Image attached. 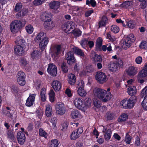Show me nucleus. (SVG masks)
I'll use <instances>...</instances> for the list:
<instances>
[{
    "instance_id": "obj_1",
    "label": "nucleus",
    "mask_w": 147,
    "mask_h": 147,
    "mask_svg": "<svg viewBox=\"0 0 147 147\" xmlns=\"http://www.w3.org/2000/svg\"><path fill=\"white\" fill-rule=\"evenodd\" d=\"M22 23L20 20H16L10 24V29L13 33L17 32L22 27Z\"/></svg>"
},
{
    "instance_id": "obj_2",
    "label": "nucleus",
    "mask_w": 147,
    "mask_h": 147,
    "mask_svg": "<svg viewBox=\"0 0 147 147\" xmlns=\"http://www.w3.org/2000/svg\"><path fill=\"white\" fill-rule=\"evenodd\" d=\"M123 62L120 59H119L117 62L110 63L108 65L109 69L113 71H116L118 70L119 67L123 66Z\"/></svg>"
},
{
    "instance_id": "obj_3",
    "label": "nucleus",
    "mask_w": 147,
    "mask_h": 147,
    "mask_svg": "<svg viewBox=\"0 0 147 147\" xmlns=\"http://www.w3.org/2000/svg\"><path fill=\"white\" fill-rule=\"evenodd\" d=\"M133 34H130L129 36L125 39H122L120 42L121 46H130L132 42H134L135 40Z\"/></svg>"
},
{
    "instance_id": "obj_4",
    "label": "nucleus",
    "mask_w": 147,
    "mask_h": 147,
    "mask_svg": "<svg viewBox=\"0 0 147 147\" xmlns=\"http://www.w3.org/2000/svg\"><path fill=\"white\" fill-rule=\"evenodd\" d=\"M75 23L71 21H69L62 26V28L65 32L69 34L70 31L75 28Z\"/></svg>"
},
{
    "instance_id": "obj_5",
    "label": "nucleus",
    "mask_w": 147,
    "mask_h": 147,
    "mask_svg": "<svg viewBox=\"0 0 147 147\" xmlns=\"http://www.w3.org/2000/svg\"><path fill=\"white\" fill-rule=\"evenodd\" d=\"M95 77L96 79L100 84H103L108 80V78L105 73L101 72H97Z\"/></svg>"
},
{
    "instance_id": "obj_6",
    "label": "nucleus",
    "mask_w": 147,
    "mask_h": 147,
    "mask_svg": "<svg viewBox=\"0 0 147 147\" xmlns=\"http://www.w3.org/2000/svg\"><path fill=\"white\" fill-rule=\"evenodd\" d=\"M12 107H7L3 109L2 113L3 115L8 118L12 119L14 111L12 109Z\"/></svg>"
},
{
    "instance_id": "obj_7",
    "label": "nucleus",
    "mask_w": 147,
    "mask_h": 147,
    "mask_svg": "<svg viewBox=\"0 0 147 147\" xmlns=\"http://www.w3.org/2000/svg\"><path fill=\"white\" fill-rule=\"evenodd\" d=\"M56 110L57 114L60 115L64 114L66 109L64 104L60 103L57 104L56 106Z\"/></svg>"
},
{
    "instance_id": "obj_8",
    "label": "nucleus",
    "mask_w": 147,
    "mask_h": 147,
    "mask_svg": "<svg viewBox=\"0 0 147 147\" xmlns=\"http://www.w3.org/2000/svg\"><path fill=\"white\" fill-rule=\"evenodd\" d=\"M106 90L100 88H95L93 90V93L100 100L103 95L106 93Z\"/></svg>"
},
{
    "instance_id": "obj_9",
    "label": "nucleus",
    "mask_w": 147,
    "mask_h": 147,
    "mask_svg": "<svg viewBox=\"0 0 147 147\" xmlns=\"http://www.w3.org/2000/svg\"><path fill=\"white\" fill-rule=\"evenodd\" d=\"M106 90L100 88H95L93 90V93L100 100L103 95L106 93Z\"/></svg>"
},
{
    "instance_id": "obj_10",
    "label": "nucleus",
    "mask_w": 147,
    "mask_h": 147,
    "mask_svg": "<svg viewBox=\"0 0 147 147\" xmlns=\"http://www.w3.org/2000/svg\"><path fill=\"white\" fill-rule=\"evenodd\" d=\"M52 14L51 13L45 11L41 14L40 18L42 21L45 22L52 19Z\"/></svg>"
},
{
    "instance_id": "obj_11",
    "label": "nucleus",
    "mask_w": 147,
    "mask_h": 147,
    "mask_svg": "<svg viewBox=\"0 0 147 147\" xmlns=\"http://www.w3.org/2000/svg\"><path fill=\"white\" fill-rule=\"evenodd\" d=\"M57 71V67L54 64L50 63L49 65L47 71L49 74L53 76H56Z\"/></svg>"
},
{
    "instance_id": "obj_12",
    "label": "nucleus",
    "mask_w": 147,
    "mask_h": 147,
    "mask_svg": "<svg viewBox=\"0 0 147 147\" xmlns=\"http://www.w3.org/2000/svg\"><path fill=\"white\" fill-rule=\"evenodd\" d=\"M65 57L67 60V63L69 65L72 64L75 61L74 56V53L72 52H69L65 55Z\"/></svg>"
},
{
    "instance_id": "obj_13",
    "label": "nucleus",
    "mask_w": 147,
    "mask_h": 147,
    "mask_svg": "<svg viewBox=\"0 0 147 147\" xmlns=\"http://www.w3.org/2000/svg\"><path fill=\"white\" fill-rule=\"evenodd\" d=\"M90 57L92 60L95 62H102V60L101 56L96 54L94 51H91Z\"/></svg>"
},
{
    "instance_id": "obj_14",
    "label": "nucleus",
    "mask_w": 147,
    "mask_h": 147,
    "mask_svg": "<svg viewBox=\"0 0 147 147\" xmlns=\"http://www.w3.org/2000/svg\"><path fill=\"white\" fill-rule=\"evenodd\" d=\"M17 138L18 143L20 144H23L25 141L26 137L24 134L20 131L17 133Z\"/></svg>"
},
{
    "instance_id": "obj_15",
    "label": "nucleus",
    "mask_w": 147,
    "mask_h": 147,
    "mask_svg": "<svg viewBox=\"0 0 147 147\" xmlns=\"http://www.w3.org/2000/svg\"><path fill=\"white\" fill-rule=\"evenodd\" d=\"M36 94H30L26 101V106L30 107L33 105L35 100Z\"/></svg>"
},
{
    "instance_id": "obj_16",
    "label": "nucleus",
    "mask_w": 147,
    "mask_h": 147,
    "mask_svg": "<svg viewBox=\"0 0 147 147\" xmlns=\"http://www.w3.org/2000/svg\"><path fill=\"white\" fill-rule=\"evenodd\" d=\"M74 104L77 107L82 109L84 108V105L83 102L79 98H76L74 100Z\"/></svg>"
},
{
    "instance_id": "obj_17",
    "label": "nucleus",
    "mask_w": 147,
    "mask_h": 147,
    "mask_svg": "<svg viewBox=\"0 0 147 147\" xmlns=\"http://www.w3.org/2000/svg\"><path fill=\"white\" fill-rule=\"evenodd\" d=\"M52 20V19H51V20L48 21L44 22V26L45 29L51 30L55 27V22Z\"/></svg>"
},
{
    "instance_id": "obj_18",
    "label": "nucleus",
    "mask_w": 147,
    "mask_h": 147,
    "mask_svg": "<svg viewBox=\"0 0 147 147\" xmlns=\"http://www.w3.org/2000/svg\"><path fill=\"white\" fill-rule=\"evenodd\" d=\"M109 20L107 17L105 16H103L98 22L99 28L105 26L108 24Z\"/></svg>"
},
{
    "instance_id": "obj_19",
    "label": "nucleus",
    "mask_w": 147,
    "mask_h": 147,
    "mask_svg": "<svg viewBox=\"0 0 147 147\" xmlns=\"http://www.w3.org/2000/svg\"><path fill=\"white\" fill-rule=\"evenodd\" d=\"M15 42L16 44V46H24L26 45V43L25 40L21 36L17 37Z\"/></svg>"
},
{
    "instance_id": "obj_20",
    "label": "nucleus",
    "mask_w": 147,
    "mask_h": 147,
    "mask_svg": "<svg viewBox=\"0 0 147 147\" xmlns=\"http://www.w3.org/2000/svg\"><path fill=\"white\" fill-rule=\"evenodd\" d=\"M52 86L55 91H58L60 90L61 87V82L59 81L55 80L52 82Z\"/></svg>"
},
{
    "instance_id": "obj_21",
    "label": "nucleus",
    "mask_w": 147,
    "mask_h": 147,
    "mask_svg": "<svg viewBox=\"0 0 147 147\" xmlns=\"http://www.w3.org/2000/svg\"><path fill=\"white\" fill-rule=\"evenodd\" d=\"M137 68L134 66L129 67L127 70V74L129 76H133L137 73Z\"/></svg>"
},
{
    "instance_id": "obj_22",
    "label": "nucleus",
    "mask_w": 147,
    "mask_h": 147,
    "mask_svg": "<svg viewBox=\"0 0 147 147\" xmlns=\"http://www.w3.org/2000/svg\"><path fill=\"white\" fill-rule=\"evenodd\" d=\"M112 97V95L110 92H107L106 91V93L103 95L101 101L103 102H107L109 101Z\"/></svg>"
},
{
    "instance_id": "obj_23",
    "label": "nucleus",
    "mask_w": 147,
    "mask_h": 147,
    "mask_svg": "<svg viewBox=\"0 0 147 147\" xmlns=\"http://www.w3.org/2000/svg\"><path fill=\"white\" fill-rule=\"evenodd\" d=\"M60 2L57 1H51L49 3V6L51 9L57 10L59 8L60 6Z\"/></svg>"
},
{
    "instance_id": "obj_24",
    "label": "nucleus",
    "mask_w": 147,
    "mask_h": 147,
    "mask_svg": "<svg viewBox=\"0 0 147 147\" xmlns=\"http://www.w3.org/2000/svg\"><path fill=\"white\" fill-rule=\"evenodd\" d=\"M45 114L48 117L51 116L53 114V110L51 106L48 104L46 106Z\"/></svg>"
},
{
    "instance_id": "obj_25",
    "label": "nucleus",
    "mask_w": 147,
    "mask_h": 147,
    "mask_svg": "<svg viewBox=\"0 0 147 147\" xmlns=\"http://www.w3.org/2000/svg\"><path fill=\"white\" fill-rule=\"evenodd\" d=\"M72 50L73 52L81 57H85V55L84 53L81 49L76 47H74L73 48Z\"/></svg>"
},
{
    "instance_id": "obj_26",
    "label": "nucleus",
    "mask_w": 147,
    "mask_h": 147,
    "mask_svg": "<svg viewBox=\"0 0 147 147\" xmlns=\"http://www.w3.org/2000/svg\"><path fill=\"white\" fill-rule=\"evenodd\" d=\"M68 83L71 85H74L76 82V77L73 74H70L68 75Z\"/></svg>"
},
{
    "instance_id": "obj_27",
    "label": "nucleus",
    "mask_w": 147,
    "mask_h": 147,
    "mask_svg": "<svg viewBox=\"0 0 147 147\" xmlns=\"http://www.w3.org/2000/svg\"><path fill=\"white\" fill-rule=\"evenodd\" d=\"M126 21L127 23L126 25L129 28L132 29L136 26V22L134 20H130L127 19Z\"/></svg>"
},
{
    "instance_id": "obj_28",
    "label": "nucleus",
    "mask_w": 147,
    "mask_h": 147,
    "mask_svg": "<svg viewBox=\"0 0 147 147\" xmlns=\"http://www.w3.org/2000/svg\"><path fill=\"white\" fill-rule=\"evenodd\" d=\"M14 50L15 53L19 56L22 55L24 53L23 47H15Z\"/></svg>"
},
{
    "instance_id": "obj_29",
    "label": "nucleus",
    "mask_w": 147,
    "mask_h": 147,
    "mask_svg": "<svg viewBox=\"0 0 147 147\" xmlns=\"http://www.w3.org/2000/svg\"><path fill=\"white\" fill-rule=\"evenodd\" d=\"M59 144L57 140H53L49 142L48 147H57Z\"/></svg>"
},
{
    "instance_id": "obj_30",
    "label": "nucleus",
    "mask_w": 147,
    "mask_h": 147,
    "mask_svg": "<svg viewBox=\"0 0 147 147\" xmlns=\"http://www.w3.org/2000/svg\"><path fill=\"white\" fill-rule=\"evenodd\" d=\"M71 116L72 118L76 119L80 117V114L78 110H75L71 111Z\"/></svg>"
},
{
    "instance_id": "obj_31",
    "label": "nucleus",
    "mask_w": 147,
    "mask_h": 147,
    "mask_svg": "<svg viewBox=\"0 0 147 147\" xmlns=\"http://www.w3.org/2000/svg\"><path fill=\"white\" fill-rule=\"evenodd\" d=\"M40 55V52L38 49L34 50L31 53V58L33 59L38 58Z\"/></svg>"
},
{
    "instance_id": "obj_32",
    "label": "nucleus",
    "mask_w": 147,
    "mask_h": 147,
    "mask_svg": "<svg viewBox=\"0 0 147 147\" xmlns=\"http://www.w3.org/2000/svg\"><path fill=\"white\" fill-rule=\"evenodd\" d=\"M127 92L130 95L133 96L134 95L136 92V87L134 86L129 87L128 88Z\"/></svg>"
},
{
    "instance_id": "obj_33",
    "label": "nucleus",
    "mask_w": 147,
    "mask_h": 147,
    "mask_svg": "<svg viewBox=\"0 0 147 147\" xmlns=\"http://www.w3.org/2000/svg\"><path fill=\"white\" fill-rule=\"evenodd\" d=\"M7 138L11 140H13L15 138V136L13 132L11 130H8L7 132Z\"/></svg>"
},
{
    "instance_id": "obj_34",
    "label": "nucleus",
    "mask_w": 147,
    "mask_h": 147,
    "mask_svg": "<svg viewBox=\"0 0 147 147\" xmlns=\"http://www.w3.org/2000/svg\"><path fill=\"white\" fill-rule=\"evenodd\" d=\"M135 102L132 98H130L129 99H127V105L128 109H130L134 106Z\"/></svg>"
},
{
    "instance_id": "obj_35",
    "label": "nucleus",
    "mask_w": 147,
    "mask_h": 147,
    "mask_svg": "<svg viewBox=\"0 0 147 147\" xmlns=\"http://www.w3.org/2000/svg\"><path fill=\"white\" fill-rule=\"evenodd\" d=\"M78 94L80 96L84 97L86 96L87 92L84 88H79L77 90Z\"/></svg>"
},
{
    "instance_id": "obj_36",
    "label": "nucleus",
    "mask_w": 147,
    "mask_h": 147,
    "mask_svg": "<svg viewBox=\"0 0 147 147\" xmlns=\"http://www.w3.org/2000/svg\"><path fill=\"white\" fill-rule=\"evenodd\" d=\"M45 94L46 89L45 88H42L40 91V95L41 100L43 102H44L46 100Z\"/></svg>"
},
{
    "instance_id": "obj_37",
    "label": "nucleus",
    "mask_w": 147,
    "mask_h": 147,
    "mask_svg": "<svg viewBox=\"0 0 147 147\" xmlns=\"http://www.w3.org/2000/svg\"><path fill=\"white\" fill-rule=\"evenodd\" d=\"M71 32L73 33L75 37H78L81 35L82 31L79 29H74Z\"/></svg>"
},
{
    "instance_id": "obj_38",
    "label": "nucleus",
    "mask_w": 147,
    "mask_h": 147,
    "mask_svg": "<svg viewBox=\"0 0 147 147\" xmlns=\"http://www.w3.org/2000/svg\"><path fill=\"white\" fill-rule=\"evenodd\" d=\"M132 4V2L131 1H126L120 5L121 7L122 8H127L130 6H131Z\"/></svg>"
},
{
    "instance_id": "obj_39",
    "label": "nucleus",
    "mask_w": 147,
    "mask_h": 147,
    "mask_svg": "<svg viewBox=\"0 0 147 147\" xmlns=\"http://www.w3.org/2000/svg\"><path fill=\"white\" fill-rule=\"evenodd\" d=\"M107 38L109 39L111 41L110 43H109V44H108V46H111V45H112L113 46L115 45V46H116V45L113 42L115 40V39L112 38L110 34L109 33H107Z\"/></svg>"
},
{
    "instance_id": "obj_40",
    "label": "nucleus",
    "mask_w": 147,
    "mask_h": 147,
    "mask_svg": "<svg viewBox=\"0 0 147 147\" xmlns=\"http://www.w3.org/2000/svg\"><path fill=\"white\" fill-rule=\"evenodd\" d=\"M49 39L45 37L43 38L39 43V46H46L48 42Z\"/></svg>"
},
{
    "instance_id": "obj_41",
    "label": "nucleus",
    "mask_w": 147,
    "mask_h": 147,
    "mask_svg": "<svg viewBox=\"0 0 147 147\" xmlns=\"http://www.w3.org/2000/svg\"><path fill=\"white\" fill-rule=\"evenodd\" d=\"M128 118L127 115L125 113L122 114L119 118L118 121L119 122H122L126 121Z\"/></svg>"
},
{
    "instance_id": "obj_42",
    "label": "nucleus",
    "mask_w": 147,
    "mask_h": 147,
    "mask_svg": "<svg viewBox=\"0 0 147 147\" xmlns=\"http://www.w3.org/2000/svg\"><path fill=\"white\" fill-rule=\"evenodd\" d=\"M25 29L27 32L30 34H32L33 32L34 29L33 26L30 24L26 26Z\"/></svg>"
},
{
    "instance_id": "obj_43",
    "label": "nucleus",
    "mask_w": 147,
    "mask_h": 147,
    "mask_svg": "<svg viewBox=\"0 0 147 147\" xmlns=\"http://www.w3.org/2000/svg\"><path fill=\"white\" fill-rule=\"evenodd\" d=\"M91 99L89 98H86L84 100V108L85 107H90L91 104Z\"/></svg>"
},
{
    "instance_id": "obj_44",
    "label": "nucleus",
    "mask_w": 147,
    "mask_h": 147,
    "mask_svg": "<svg viewBox=\"0 0 147 147\" xmlns=\"http://www.w3.org/2000/svg\"><path fill=\"white\" fill-rule=\"evenodd\" d=\"M49 100L51 102H53L55 100V94L53 90H50L49 93Z\"/></svg>"
},
{
    "instance_id": "obj_45",
    "label": "nucleus",
    "mask_w": 147,
    "mask_h": 147,
    "mask_svg": "<svg viewBox=\"0 0 147 147\" xmlns=\"http://www.w3.org/2000/svg\"><path fill=\"white\" fill-rule=\"evenodd\" d=\"M102 39L101 37L98 38L96 41L95 46H107L108 44L102 45Z\"/></svg>"
},
{
    "instance_id": "obj_46",
    "label": "nucleus",
    "mask_w": 147,
    "mask_h": 147,
    "mask_svg": "<svg viewBox=\"0 0 147 147\" xmlns=\"http://www.w3.org/2000/svg\"><path fill=\"white\" fill-rule=\"evenodd\" d=\"M111 29L112 32L115 34L118 33L119 30V27L114 25L111 26Z\"/></svg>"
},
{
    "instance_id": "obj_47",
    "label": "nucleus",
    "mask_w": 147,
    "mask_h": 147,
    "mask_svg": "<svg viewBox=\"0 0 147 147\" xmlns=\"http://www.w3.org/2000/svg\"><path fill=\"white\" fill-rule=\"evenodd\" d=\"M120 106L122 108L128 109L127 99L123 100L121 102Z\"/></svg>"
},
{
    "instance_id": "obj_48",
    "label": "nucleus",
    "mask_w": 147,
    "mask_h": 147,
    "mask_svg": "<svg viewBox=\"0 0 147 147\" xmlns=\"http://www.w3.org/2000/svg\"><path fill=\"white\" fill-rule=\"evenodd\" d=\"M111 131L110 129H108L107 133L104 135V137L106 140H109L111 138Z\"/></svg>"
},
{
    "instance_id": "obj_49",
    "label": "nucleus",
    "mask_w": 147,
    "mask_h": 147,
    "mask_svg": "<svg viewBox=\"0 0 147 147\" xmlns=\"http://www.w3.org/2000/svg\"><path fill=\"white\" fill-rule=\"evenodd\" d=\"M139 75L141 77H144L147 76V69L145 68L139 73Z\"/></svg>"
},
{
    "instance_id": "obj_50",
    "label": "nucleus",
    "mask_w": 147,
    "mask_h": 147,
    "mask_svg": "<svg viewBox=\"0 0 147 147\" xmlns=\"http://www.w3.org/2000/svg\"><path fill=\"white\" fill-rule=\"evenodd\" d=\"M51 49L57 55H58L61 52V47H53V48H51Z\"/></svg>"
},
{
    "instance_id": "obj_51",
    "label": "nucleus",
    "mask_w": 147,
    "mask_h": 147,
    "mask_svg": "<svg viewBox=\"0 0 147 147\" xmlns=\"http://www.w3.org/2000/svg\"><path fill=\"white\" fill-rule=\"evenodd\" d=\"M20 65L22 67L26 66L28 63L26 59L24 58H21L20 60Z\"/></svg>"
},
{
    "instance_id": "obj_52",
    "label": "nucleus",
    "mask_w": 147,
    "mask_h": 147,
    "mask_svg": "<svg viewBox=\"0 0 147 147\" xmlns=\"http://www.w3.org/2000/svg\"><path fill=\"white\" fill-rule=\"evenodd\" d=\"M46 35V34L43 32H40L39 33L36 37V39L37 40L39 41V40H41L42 39H43L45 37V35Z\"/></svg>"
},
{
    "instance_id": "obj_53",
    "label": "nucleus",
    "mask_w": 147,
    "mask_h": 147,
    "mask_svg": "<svg viewBox=\"0 0 147 147\" xmlns=\"http://www.w3.org/2000/svg\"><path fill=\"white\" fill-rule=\"evenodd\" d=\"M22 7V4L20 3H17L15 5V8H14V10L16 12H18L20 11Z\"/></svg>"
},
{
    "instance_id": "obj_54",
    "label": "nucleus",
    "mask_w": 147,
    "mask_h": 147,
    "mask_svg": "<svg viewBox=\"0 0 147 147\" xmlns=\"http://www.w3.org/2000/svg\"><path fill=\"white\" fill-rule=\"evenodd\" d=\"M16 77L17 79H25L26 75L23 71H20L18 72Z\"/></svg>"
},
{
    "instance_id": "obj_55",
    "label": "nucleus",
    "mask_w": 147,
    "mask_h": 147,
    "mask_svg": "<svg viewBox=\"0 0 147 147\" xmlns=\"http://www.w3.org/2000/svg\"><path fill=\"white\" fill-rule=\"evenodd\" d=\"M45 0H34L33 4L35 6H38L42 4L45 2Z\"/></svg>"
},
{
    "instance_id": "obj_56",
    "label": "nucleus",
    "mask_w": 147,
    "mask_h": 147,
    "mask_svg": "<svg viewBox=\"0 0 147 147\" xmlns=\"http://www.w3.org/2000/svg\"><path fill=\"white\" fill-rule=\"evenodd\" d=\"M89 38H84L80 41V45L82 46L86 45H88V42L89 40Z\"/></svg>"
},
{
    "instance_id": "obj_57",
    "label": "nucleus",
    "mask_w": 147,
    "mask_h": 147,
    "mask_svg": "<svg viewBox=\"0 0 147 147\" xmlns=\"http://www.w3.org/2000/svg\"><path fill=\"white\" fill-rule=\"evenodd\" d=\"M79 137V135L75 132V131H73L70 135V138L71 140H75Z\"/></svg>"
},
{
    "instance_id": "obj_58",
    "label": "nucleus",
    "mask_w": 147,
    "mask_h": 147,
    "mask_svg": "<svg viewBox=\"0 0 147 147\" xmlns=\"http://www.w3.org/2000/svg\"><path fill=\"white\" fill-rule=\"evenodd\" d=\"M77 88L78 89L81 88H84V81L82 80H80L77 82Z\"/></svg>"
},
{
    "instance_id": "obj_59",
    "label": "nucleus",
    "mask_w": 147,
    "mask_h": 147,
    "mask_svg": "<svg viewBox=\"0 0 147 147\" xmlns=\"http://www.w3.org/2000/svg\"><path fill=\"white\" fill-rule=\"evenodd\" d=\"M93 101L94 106L97 108H98L101 106L100 102L98 99L94 98Z\"/></svg>"
},
{
    "instance_id": "obj_60",
    "label": "nucleus",
    "mask_w": 147,
    "mask_h": 147,
    "mask_svg": "<svg viewBox=\"0 0 147 147\" xmlns=\"http://www.w3.org/2000/svg\"><path fill=\"white\" fill-rule=\"evenodd\" d=\"M39 134L40 136L46 138L47 136V133L42 129L40 128L39 130Z\"/></svg>"
},
{
    "instance_id": "obj_61",
    "label": "nucleus",
    "mask_w": 147,
    "mask_h": 147,
    "mask_svg": "<svg viewBox=\"0 0 147 147\" xmlns=\"http://www.w3.org/2000/svg\"><path fill=\"white\" fill-rule=\"evenodd\" d=\"M129 133L128 132L126 134L125 139V141L128 144H129L130 143V141L131 139V136L129 134Z\"/></svg>"
},
{
    "instance_id": "obj_62",
    "label": "nucleus",
    "mask_w": 147,
    "mask_h": 147,
    "mask_svg": "<svg viewBox=\"0 0 147 147\" xmlns=\"http://www.w3.org/2000/svg\"><path fill=\"white\" fill-rule=\"evenodd\" d=\"M107 118V120H111L114 117V115L113 113L108 112L106 114Z\"/></svg>"
},
{
    "instance_id": "obj_63",
    "label": "nucleus",
    "mask_w": 147,
    "mask_h": 147,
    "mask_svg": "<svg viewBox=\"0 0 147 147\" xmlns=\"http://www.w3.org/2000/svg\"><path fill=\"white\" fill-rule=\"evenodd\" d=\"M17 82L18 83L20 86H23L26 83L25 79H17Z\"/></svg>"
},
{
    "instance_id": "obj_64",
    "label": "nucleus",
    "mask_w": 147,
    "mask_h": 147,
    "mask_svg": "<svg viewBox=\"0 0 147 147\" xmlns=\"http://www.w3.org/2000/svg\"><path fill=\"white\" fill-rule=\"evenodd\" d=\"M141 95L143 96H147V86H146L142 90Z\"/></svg>"
}]
</instances>
